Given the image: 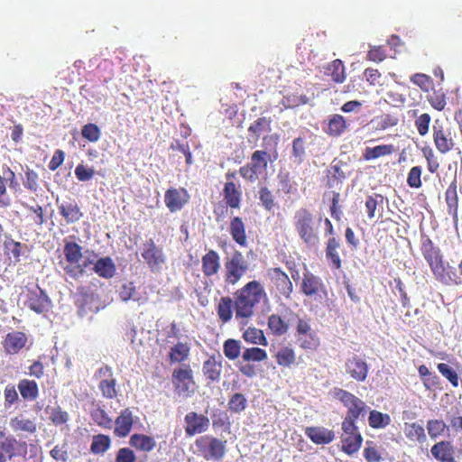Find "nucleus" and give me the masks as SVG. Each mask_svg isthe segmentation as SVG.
Segmentation results:
<instances>
[{"label":"nucleus","mask_w":462,"mask_h":462,"mask_svg":"<svg viewBox=\"0 0 462 462\" xmlns=\"http://www.w3.org/2000/svg\"><path fill=\"white\" fill-rule=\"evenodd\" d=\"M420 251L438 282L444 285L462 283V259L456 269L445 261L440 249L427 236L421 237Z\"/></svg>","instance_id":"obj_1"},{"label":"nucleus","mask_w":462,"mask_h":462,"mask_svg":"<svg viewBox=\"0 0 462 462\" xmlns=\"http://www.w3.org/2000/svg\"><path fill=\"white\" fill-rule=\"evenodd\" d=\"M266 296L258 281H251L234 293V311L241 325H246L254 314L256 306Z\"/></svg>","instance_id":"obj_2"},{"label":"nucleus","mask_w":462,"mask_h":462,"mask_svg":"<svg viewBox=\"0 0 462 462\" xmlns=\"http://www.w3.org/2000/svg\"><path fill=\"white\" fill-rule=\"evenodd\" d=\"M293 226L300 239L308 247H314L319 242V225L315 216L306 208H300L293 215Z\"/></svg>","instance_id":"obj_3"},{"label":"nucleus","mask_w":462,"mask_h":462,"mask_svg":"<svg viewBox=\"0 0 462 462\" xmlns=\"http://www.w3.org/2000/svg\"><path fill=\"white\" fill-rule=\"evenodd\" d=\"M63 254L66 264L63 270L66 274L74 280L83 277L88 266L95 263L89 257L86 258L82 263H79L83 254L82 247L76 242L64 240Z\"/></svg>","instance_id":"obj_4"},{"label":"nucleus","mask_w":462,"mask_h":462,"mask_svg":"<svg viewBox=\"0 0 462 462\" xmlns=\"http://www.w3.org/2000/svg\"><path fill=\"white\" fill-rule=\"evenodd\" d=\"M431 134L433 143L439 153L446 154L457 149V133L448 122L435 119Z\"/></svg>","instance_id":"obj_5"},{"label":"nucleus","mask_w":462,"mask_h":462,"mask_svg":"<svg viewBox=\"0 0 462 462\" xmlns=\"http://www.w3.org/2000/svg\"><path fill=\"white\" fill-rule=\"evenodd\" d=\"M333 397L338 400L346 409V413L342 421L356 422L359 418H364L369 410L363 400L342 388H334Z\"/></svg>","instance_id":"obj_6"},{"label":"nucleus","mask_w":462,"mask_h":462,"mask_svg":"<svg viewBox=\"0 0 462 462\" xmlns=\"http://www.w3.org/2000/svg\"><path fill=\"white\" fill-rule=\"evenodd\" d=\"M275 155L273 159L272 155L263 150L254 151L250 158V162L245 165L240 167L239 174L243 179L250 182H255L259 175L266 171L268 162L274 161L277 158V152L274 150Z\"/></svg>","instance_id":"obj_7"},{"label":"nucleus","mask_w":462,"mask_h":462,"mask_svg":"<svg viewBox=\"0 0 462 462\" xmlns=\"http://www.w3.org/2000/svg\"><path fill=\"white\" fill-rule=\"evenodd\" d=\"M226 440L211 435L201 436L195 441L198 455L207 461H221L226 452Z\"/></svg>","instance_id":"obj_8"},{"label":"nucleus","mask_w":462,"mask_h":462,"mask_svg":"<svg viewBox=\"0 0 462 462\" xmlns=\"http://www.w3.org/2000/svg\"><path fill=\"white\" fill-rule=\"evenodd\" d=\"M249 263L242 252L235 250L224 262V282L227 285H236L248 272Z\"/></svg>","instance_id":"obj_9"},{"label":"nucleus","mask_w":462,"mask_h":462,"mask_svg":"<svg viewBox=\"0 0 462 462\" xmlns=\"http://www.w3.org/2000/svg\"><path fill=\"white\" fill-rule=\"evenodd\" d=\"M171 383L178 396L190 397L196 388V382L190 365H182L174 368L171 374Z\"/></svg>","instance_id":"obj_10"},{"label":"nucleus","mask_w":462,"mask_h":462,"mask_svg":"<svg viewBox=\"0 0 462 462\" xmlns=\"http://www.w3.org/2000/svg\"><path fill=\"white\" fill-rule=\"evenodd\" d=\"M341 451L348 456L357 453L362 447L363 437L356 426V422H341Z\"/></svg>","instance_id":"obj_11"},{"label":"nucleus","mask_w":462,"mask_h":462,"mask_svg":"<svg viewBox=\"0 0 462 462\" xmlns=\"http://www.w3.org/2000/svg\"><path fill=\"white\" fill-rule=\"evenodd\" d=\"M21 295L25 298L24 306L37 314L44 313L51 307L50 297L39 285L26 286Z\"/></svg>","instance_id":"obj_12"},{"label":"nucleus","mask_w":462,"mask_h":462,"mask_svg":"<svg viewBox=\"0 0 462 462\" xmlns=\"http://www.w3.org/2000/svg\"><path fill=\"white\" fill-rule=\"evenodd\" d=\"M27 448L25 441L17 440L13 435L0 432V462L11 461L14 457H25Z\"/></svg>","instance_id":"obj_13"},{"label":"nucleus","mask_w":462,"mask_h":462,"mask_svg":"<svg viewBox=\"0 0 462 462\" xmlns=\"http://www.w3.org/2000/svg\"><path fill=\"white\" fill-rule=\"evenodd\" d=\"M266 277L270 282L271 290L285 300L291 299L293 284L288 274L281 267L269 268L266 272Z\"/></svg>","instance_id":"obj_14"},{"label":"nucleus","mask_w":462,"mask_h":462,"mask_svg":"<svg viewBox=\"0 0 462 462\" xmlns=\"http://www.w3.org/2000/svg\"><path fill=\"white\" fill-rule=\"evenodd\" d=\"M141 255L152 273H161L167 261L162 248L157 246L152 238L143 244Z\"/></svg>","instance_id":"obj_15"},{"label":"nucleus","mask_w":462,"mask_h":462,"mask_svg":"<svg viewBox=\"0 0 462 462\" xmlns=\"http://www.w3.org/2000/svg\"><path fill=\"white\" fill-rule=\"evenodd\" d=\"M295 330L296 339L302 349L316 350L319 346V337L311 328L309 319L298 318Z\"/></svg>","instance_id":"obj_16"},{"label":"nucleus","mask_w":462,"mask_h":462,"mask_svg":"<svg viewBox=\"0 0 462 462\" xmlns=\"http://www.w3.org/2000/svg\"><path fill=\"white\" fill-rule=\"evenodd\" d=\"M300 291L310 298H322L328 295V290L322 279L307 271L303 273Z\"/></svg>","instance_id":"obj_17"},{"label":"nucleus","mask_w":462,"mask_h":462,"mask_svg":"<svg viewBox=\"0 0 462 462\" xmlns=\"http://www.w3.org/2000/svg\"><path fill=\"white\" fill-rule=\"evenodd\" d=\"M346 374L356 382H365L369 374V365L357 355L347 358L344 365Z\"/></svg>","instance_id":"obj_18"},{"label":"nucleus","mask_w":462,"mask_h":462,"mask_svg":"<svg viewBox=\"0 0 462 462\" xmlns=\"http://www.w3.org/2000/svg\"><path fill=\"white\" fill-rule=\"evenodd\" d=\"M185 434L187 437H193L197 434L206 432L210 425L209 419L196 411H189L184 417Z\"/></svg>","instance_id":"obj_19"},{"label":"nucleus","mask_w":462,"mask_h":462,"mask_svg":"<svg viewBox=\"0 0 462 462\" xmlns=\"http://www.w3.org/2000/svg\"><path fill=\"white\" fill-rule=\"evenodd\" d=\"M190 196L184 188H170L165 191L164 202L168 209L171 212H177L189 201Z\"/></svg>","instance_id":"obj_20"},{"label":"nucleus","mask_w":462,"mask_h":462,"mask_svg":"<svg viewBox=\"0 0 462 462\" xmlns=\"http://www.w3.org/2000/svg\"><path fill=\"white\" fill-rule=\"evenodd\" d=\"M224 201L232 209H239L241 207L243 191L240 184L234 181H226L222 190Z\"/></svg>","instance_id":"obj_21"},{"label":"nucleus","mask_w":462,"mask_h":462,"mask_svg":"<svg viewBox=\"0 0 462 462\" xmlns=\"http://www.w3.org/2000/svg\"><path fill=\"white\" fill-rule=\"evenodd\" d=\"M28 337L22 331H13L6 334L3 347L7 355L18 354L26 345Z\"/></svg>","instance_id":"obj_22"},{"label":"nucleus","mask_w":462,"mask_h":462,"mask_svg":"<svg viewBox=\"0 0 462 462\" xmlns=\"http://www.w3.org/2000/svg\"><path fill=\"white\" fill-rule=\"evenodd\" d=\"M228 232L236 244L240 247H247L246 226L241 217L235 216L230 218Z\"/></svg>","instance_id":"obj_23"},{"label":"nucleus","mask_w":462,"mask_h":462,"mask_svg":"<svg viewBox=\"0 0 462 462\" xmlns=\"http://www.w3.org/2000/svg\"><path fill=\"white\" fill-rule=\"evenodd\" d=\"M341 249V240L338 237L331 236L326 242V259L329 266L333 270H340L342 267V260L340 258L339 250Z\"/></svg>","instance_id":"obj_24"},{"label":"nucleus","mask_w":462,"mask_h":462,"mask_svg":"<svg viewBox=\"0 0 462 462\" xmlns=\"http://www.w3.org/2000/svg\"><path fill=\"white\" fill-rule=\"evenodd\" d=\"M221 268L220 255L214 249L208 250L201 257V271L205 277L209 278L218 273Z\"/></svg>","instance_id":"obj_25"},{"label":"nucleus","mask_w":462,"mask_h":462,"mask_svg":"<svg viewBox=\"0 0 462 462\" xmlns=\"http://www.w3.org/2000/svg\"><path fill=\"white\" fill-rule=\"evenodd\" d=\"M223 358L218 354L212 355L203 363L202 372L209 382H218L221 377Z\"/></svg>","instance_id":"obj_26"},{"label":"nucleus","mask_w":462,"mask_h":462,"mask_svg":"<svg viewBox=\"0 0 462 462\" xmlns=\"http://www.w3.org/2000/svg\"><path fill=\"white\" fill-rule=\"evenodd\" d=\"M114 434L119 438H125L131 432L134 425L133 412L129 408L121 411L120 415L115 420Z\"/></svg>","instance_id":"obj_27"},{"label":"nucleus","mask_w":462,"mask_h":462,"mask_svg":"<svg viewBox=\"0 0 462 462\" xmlns=\"http://www.w3.org/2000/svg\"><path fill=\"white\" fill-rule=\"evenodd\" d=\"M431 455L439 462H457L454 457V446L450 441L442 440L430 448Z\"/></svg>","instance_id":"obj_28"},{"label":"nucleus","mask_w":462,"mask_h":462,"mask_svg":"<svg viewBox=\"0 0 462 462\" xmlns=\"http://www.w3.org/2000/svg\"><path fill=\"white\" fill-rule=\"evenodd\" d=\"M58 209L67 224L76 223L83 217V213L75 200L63 201L58 206Z\"/></svg>","instance_id":"obj_29"},{"label":"nucleus","mask_w":462,"mask_h":462,"mask_svg":"<svg viewBox=\"0 0 462 462\" xmlns=\"http://www.w3.org/2000/svg\"><path fill=\"white\" fill-rule=\"evenodd\" d=\"M305 434L317 445L328 444L335 439L334 431L324 427H308Z\"/></svg>","instance_id":"obj_30"},{"label":"nucleus","mask_w":462,"mask_h":462,"mask_svg":"<svg viewBox=\"0 0 462 462\" xmlns=\"http://www.w3.org/2000/svg\"><path fill=\"white\" fill-rule=\"evenodd\" d=\"M267 328L272 335L275 337H282L288 333L290 329V323L284 316L278 313H273L268 317Z\"/></svg>","instance_id":"obj_31"},{"label":"nucleus","mask_w":462,"mask_h":462,"mask_svg":"<svg viewBox=\"0 0 462 462\" xmlns=\"http://www.w3.org/2000/svg\"><path fill=\"white\" fill-rule=\"evenodd\" d=\"M347 129V123L341 115L335 114L328 117L325 133L331 137H338L342 135Z\"/></svg>","instance_id":"obj_32"},{"label":"nucleus","mask_w":462,"mask_h":462,"mask_svg":"<svg viewBox=\"0 0 462 462\" xmlns=\"http://www.w3.org/2000/svg\"><path fill=\"white\" fill-rule=\"evenodd\" d=\"M94 272L101 278L111 279L116 272V264L109 256L97 259L93 267Z\"/></svg>","instance_id":"obj_33"},{"label":"nucleus","mask_w":462,"mask_h":462,"mask_svg":"<svg viewBox=\"0 0 462 462\" xmlns=\"http://www.w3.org/2000/svg\"><path fill=\"white\" fill-rule=\"evenodd\" d=\"M276 364L283 368H291L296 364V353L291 346H282L273 356Z\"/></svg>","instance_id":"obj_34"},{"label":"nucleus","mask_w":462,"mask_h":462,"mask_svg":"<svg viewBox=\"0 0 462 462\" xmlns=\"http://www.w3.org/2000/svg\"><path fill=\"white\" fill-rule=\"evenodd\" d=\"M324 74L335 83H343L346 78V69L341 60L336 59L324 68Z\"/></svg>","instance_id":"obj_35"},{"label":"nucleus","mask_w":462,"mask_h":462,"mask_svg":"<svg viewBox=\"0 0 462 462\" xmlns=\"http://www.w3.org/2000/svg\"><path fill=\"white\" fill-rule=\"evenodd\" d=\"M129 444L135 449L143 452H151L156 447L154 438L140 433L133 434L130 437Z\"/></svg>","instance_id":"obj_36"},{"label":"nucleus","mask_w":462,"mask_h":462,"mask_svg":"<svg viewBox=\"0 0 462 462\" xmlns=\"http://www.w3.org/2000/svg\"><path fill=\"white\" fill-rule=\"evenodd\" d=\"M457 180H454L448 185V189L445 192V200L447 203L448 213L453 218H457V209H458V197H457Z\"/></svg>","instance_id":"obj_37"},{"label":"nucleus","mask_w":462,"mask_h":462,"mask_svg":"<svg viewBox=\"0 0 462 462\" xmlns=\"http://www.w3.org/2000/svg\"><path fill=\"white\" fill-rule=\"evenodd\" d=\"M217 314L218 319L226 324L232 319L234 310V300L229 296L221 297L217 302Z\"/></svg>","instance_id":"obj_38"},{"label":"nucleus","mask_w":462,"mask_h":462,"mask_svg":"<svg viewBox=\"0 0 462 462\" xmlns=\"http://www.w3.org/2000/svg\"><path fill=\"white\" fill-rule=\"evenodd\" d=\"M190 347L187 343L178 342L171 347L169 362L171 364H182L189 359Z\"/></svg>","instance_id":"obj_39"},{"label":"nucleus","mask_w":462,"mask_h":462,"mask_svg":"<svg viewBox=\"0 0 462 462\" xmlns=\"http://www.w3.org/2000/svg\"><path fill=\"white\" fill-rule=\"evenodd\" d=\"M17 388L24 401H34L39 396V387L33 380L22 379L19 381Z\"/></svg>","instance_id":"obj_40"},{"label":"nucleus","mask_w":462,"mask_h":462,"mask_svg":"<svg viewBox=\"0 0 462 462\" xmlns=\"http://www.w3.org/2000/svg\"><path fill=\"white\" fill-rule=\"evenodd\" d=\"M10 427L14 432H26L33 434L37 430L36 423L23 416H16L10 420Z\"/></svg>","instance_id":"obj_41"},{"label":"nucleus","mask_w":462,"mask_h":462,"mask_svg":"<svg viewBox=\"0 0 462 462\" xmlns=\"http://www.w3.org/2000/svg\"><path fill=\"white\" fill-rule=\"evenodd\" d=\"M394 151L395 149L393 144H380L374 147H366L363 153V157L365 161H371L390 155L394 152Z\"/></svg>","instance_id":"obj_42"},{"label":"nucleus","mask_w":462,"mask_h":462,"mask_svg":"<svg viewBox=\"0 0 462 462\" xmlns=\"http://www.w3.org/2000/svg\"><path fill=\"white\" fill-rule=\"evenodd\" d=\"M243 338L246 343L266 346L268 340L260 328L254 327L247 328L243 333Z\"/></svg>","instance_id":"obj_43"},{"label":"nucleus","mask_w":462,"mask_h":462,"mask_svg":"<svg viewBox=\"0 0 462 462\" xmlns=\"http://www.w3.org/2000/svg\"><path fill=\"white\" fill-rule=\"evenodd\" d=\"M404 434L408 439L419 443H423L427 439L424 428L417 422L405 423Z\"/></svg>","instance_id":"obj_44"},{"label":"nucleus","mask_w":462,"mask_h":462,"mask_svg":"<svg viewBox=\"0 0 462 462\" xmlns=\"http://www.w3.org/2000/svg\"><path fill=\"white\" fill-rule=\"evenodd\" d=\"M111 446V439L105 434L93 436L90 445V451L94 455H102L106 452Z\"/></svg>","instance_id":"obj_45"},{"label":"nucleus","mask_w":462,"mask_h":462,"mask_svg":"<svg viewBox=\"0 0 462 462\" xmlns=\"http://www.w3.org/2000/svg\"><path fill=\"white\" fill-rule=\"evenodd\" d=\"M271 130V119L264 116L257 118L248 127V132L258 141L261 134Z\"/></svg>","instance_id":"obj_46"},{"label":"nucleus","mask_w":462,"mask_h":462,"mask_svg":"<svg viewBox=\"0 0 462 462\" xmlns=\"http://www.w3.org/2000/svg\"><path fill=\"white\" fill-rule=\"evenodd\" d=\"M90 417L93 420V421L99 427H102L104 429L112 428V419L108 416L106 411L101 407H97L93 409L90 412Z\"/></svg>","instance_id":"obj_47"},{"label":"nucleus","mask_w":462,"mask_h":462,"mask_svg":"<svg viewBox=\"0 0 462 462\" xmlns=\"http://www.w3.org/2000/svg\"><path fill=\"white\" fill-rule=\"evenodd\" d=\"M368 422L373 429H383L390 424L391 418L386 413L373 410L369 413Z\"/></svg>","instance_id":"obj_48"},{"label":"nucleus","mask_w":462,"mask_h":462,"mask_svg":"<svg viewBox=\"0 0 462 462\" xmlns=\"http://www.w3.org/2000/svg\"><path fill=\"white\" fill-rule=\"evenodd\" d=\"M245 362H263L267 360V352L260 347L254 346L245 348L242 354Z\"/></svg>","instance_id":"obj_49"},{"label":"nucleus","mask_w":462,"mask_h":462,"mask_svg":"<svg viewBox=\"0 0 462 462\" xmlns=\"http://www.w3.org/2000/svg\"><path fill=\"white\" fill-rule=\"evenodd\" d=\"M223 352L229 360H236L241 354V342L237 339L228 338L223 344Z\"/></svg>","instance_id":"obj_50"},{"label":"nucleus","mask_w":462,"mask_h":462,"mask_svg":"<svg viewBox=\"0 0 462 462\" xmlns=\"http://www.w3.org/2000/svg\"><path fill=\"white\" fill-rule=\"evenodd\" d=\"M427 100L430 106L438 111H442L447 104L446 95L441 88L432 89V91L427 96Z\"/></svg>","instance_id":"obj_51"},{"label":"nucleus","mask_w":462,"mask_h":462,"mask_svg":"<svg viewBox=\"0 0 462 462\" xmlns=\"http://www.w3.org/2000/svg\"><path fill=\"white\" fill-rule=\"evenodd\" d=\"M228 409L233 413H240L244 411L247 406V400L243 393H234L227 403Z\"/></svg>","instance_id":"obj_52"},{"label":"nucleus","mask_w":462,"mask_h":462,"mask_svg":"<svg viewBox=\"0 0 462 462\" xmlns=\"http://www.w3.org/2000/svg\"><path fill=\"white\" fill-rule=\"evenodd\" d=\"M258 199L266 211H272L276 205L273 194L266 186L259 189Z\"/></svg>","instance_id":"obj_53"},{"label":"nucleus","mask_w":462,"mask_h":462,"mask_svg":"<svg viewBox=\"0 0 462 462\" xmlns=\"http://www.w3.org/2000/svg\"><path fill=\"white\" fill-rule=\"evenodd\" d=\"M4 250L9 258H13L14 262L20 261L22 252V244L20 242L14 241L12 238H6L4 242Z\"/></svg>","instance_id":"obj_54"},{"label":"nucleus","mask_w":462,"mask_h":462,"mask_svg":"<svg viewBox=\"0 0 462 462\" xmlns=\"http://www.w3.org/2000/svg\"><path fill=\"white\" fill-rule=\"evenodd\" d=\"M446 430L448 426L442 420L434 419L427 421V430L432 439L443 435Z\"/></svg>","instance_id":"obj_55"},{"label":"nucleus","mask_w":462,"mask_h":462,"mask_svg":"<svg viewBox=\"0 0 462 462\" xmlns=\"http://www.w3.org/2000/svg\"><path fill=\"white\" fill-rule=\"evenodd\" d=\"M116 385V381L115 378L103 379L98 383V389L101 391L103 397L114 399L117 396Z\"/></svg>","instance_id":"obj_56"},{"label":"nucleus","mask_w":462,"mask_h":462,"mask_svg":"<svg viewBox=\"0 0 462 462\" xmlns=\"http://www.w3.org/2000/svg\"><path fill=\"white\" fill-rule=\"evenodd\" d=\"M82 137L91 143H96L101 136V131L96 124H87L81 129Z\"/></svg>","instance_id":"obj_57"},{"label":"nucleus","mask_w":462,"mask_h":462,"mask_svg":"<svg viewBox=\"0 0 462 462\" xmlns=\"http://www.w3.org/2000/svg\"><path fill=\"white\" fill-rule=\"evenodd\" d=\"M37 172L27 167L24 171V179L23 180L24 188L30 191L36 192L39 188Z\"/></svg>","instance_id":"obj_58"},{"label":"nucleus","mask_w":462,"mask_h":462,"mask_svg":"<svg viewBox=\"0 0 462 462\" xmlns=\"http://www.w3.org/2000/svg\"><path fill=\"white\" fill-rule=\"evenodd\" d=\"M383 197L380 194L368 196L365 200V208L370 219L375 217V211L379 204H383Z\"/></svg>","instance_id":"obj_59"},{"label":"nucleus","mask_w":462,"mask_h":462,"mask_svg":"<svg viewBox=\"0 0 462 462\" xmlns=\"http://www.w3.org/2000/svg\"><path fill=\"white\" fill-rule=\"evenodd\" d=\"M422 153H423L424 158L427 161L429 171L431 173L437 172L439 168V163L438 162V158L436 157L433 150L430 147L426 146L422 149Z\"/></svg>","instance_id":"obj_60"},{"label":"nucleus","mask_w":462,"mask_h":462,"mask_svg":"<svg viewBox=\"0 0 462 462\" xmlns=\"http://www.w3.org/2000/svg\"><path fill=\"white\" fill-rule=\"evenodd\" d=\"M5 407L11 408L19 399L14 384L8 383L4 390Z\"/></svg>","instance_id":"obj_61"},{"label":"nucleus","mask_w":462,"mask_h":462,"mask_svg":"<svg viewBox=\"0 0 462 462\" xmlns=\"http://www.w3.org/2000/svg\"><path fill=\"white\" fill-rule=\"evenodd\" d=\"M431 117L428 113L421 114L415 119V126L420 135L424 136L428 134Z\"/></svg>","instance_id":"obj_62"},{"label":"nucleus","mask_w":462,"mask_h":462,"mask_svg":"<svg viewBox=\"0 0 462 462\" xmlns=\"http://www.w3.org/2000/svg\"><path fill=\"white\" fill-rule=\"evenodd\" d=\"M411 81L425 92H428L432 86V79L430 77L422 73H416L413 75L411 78Z\"/></svg>","instance_id":"obj_63"},{"label":"nucleus","mask_w":462,"mask_h":462,"mask_svg":"<svg viewBox=\"0 0 462 462\" xmlns=\"http://www.w3.org/2000/svg\"><path fill=\"white\" fill-rule=\"evenodd\" d=\"M363 454L367 462H379L382 460V456L373 441H366V447Z\"/></svg>","instance_id":"obj_64"}]
</instances>
